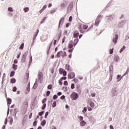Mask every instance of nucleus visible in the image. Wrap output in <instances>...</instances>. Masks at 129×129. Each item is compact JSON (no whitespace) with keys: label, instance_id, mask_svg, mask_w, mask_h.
I'll return each instance as SVG.
<instances>
[{"label":"nucleus","instance_id":"18","mask_svg":"<svg viewBox=\"0 0 129 129\" xmlns=\"http://www.w3.org/2000/svg\"><path fill=\"white\" fill-rule=\"evenodd\" d=\"M85 124H86V122H85L84 120H82L81 122H80V125L81 126H84L85 125Z\"/></svg>","mask_w":129,"mask_h":129},{"label":"nucleus","instance_id":"50","mask_svg":"<svg viewBox=\"0 0 129 129\" xmlns=\"http://www.w3.org/2000/svg\"><path fill=\"white\" fill-rule=\"evenodd\" d=\"M84 111H85V112H86V111H87V108H86V107H85L84 108V109L83 110V112H84Z\"/></svg>","mask_w":129,"mask_h":129},{"label":"nucleus","instance_id":"11","mask_svg":"<svg viewBox=\"0 0 129 129\" xmlns=\"http://www.w3.org/2000/svg\"><path fill=\"white\" fill-rule=\"evenodd\" d=\"M30 87H31V84L29 82L26 88V90H27L28 91L27 93H29V92H30V90H31V89L30 88Z\"/></svg>","mask_w":129,"mask_h":129},{"label":"nucleus","instance_id":"43","mask_svg":"<svg viewBox=\"0 0 129 129\" xmlns=\"http://www.w3.org/2000/svg\"><path fill=\"white\" fill-rule=\"evenodd\" d=\"M113 50H114L113 48L109 50V53L110 54H112L113 53Z\"/></svg>","mask_w":129,"mask_h":129},{"label":"nucleus","instance_id":"48","mask_svg":"<svg viewBox=\"0 0 129 129\" xmlns=\"http://www.w3.org/2000/svg\"><path fill=\"white\" fill-rule=\"evenodd\" d=\"M66 40V37L64 36L62 39V43H64L65 42V40Z\"/></svg>","mask_w":129,"mask_h":129},{"label":"nucleus","instance_id":"4","mask_svg":"<svg viewBox=\"0 0 129 129\" xmlns=\"http://www.w3.org/2000/svg\"><path fill=\"white\" fill-rule=\"evenodd\" d=\"M56 56L57 58H60L61 56V57H62V58H64V52L62 51H59L58 52H57Z\"/></svg>","mask_w":129,"mask_h":129},{"label":"nucleus","instance_id":"32","mask_svg":"<svg viewBox=\"0 0 129 129\" xmlns=\"http://www.w3.org/2000/svg\"><path fill=\"white\" fill-rule=\"evenodd\" d=\"M109 69L110 71H113V66H112V65H110L109 67Z\"/></svg>","mask_w":129,"mask_h":129},{"label":"nucleus","instance_id":"5","mask_svg":"<svg viewBox=\"0 0 129 129\" xmlns=\"http://www.w3.org/2000/svg\"><path fill=\"white\" fill-rule=\"evenodd\" d=\"M74 77H75V73H70L68 74V78H69V79H73V78H74Z\"/></svg>","mask_w":129,"mask_h":129},{"label":"nucleus","instance_id":"29","mask_svg":"<svg viewBox=\"0 0 129 129\" xmlns=\"http://www.w3.org/2000/svg\"><path fill=\"white\" fill-rule=\"evenodd\" d=\"M25 46V44L24 43H22L20 47H19V49H21V50H23L24 49V46Z\"/></svg>","mask_w":129,"mask_h":129},{"label":"nucleus","instance_id":"30","mask_svg":"<svg viewBox=\"0 0 129 129\" xmlns=\"http://www.w3.org/2000/svg\"><path fill=\"white\" fill-rule=\"evenodd\" d=\"M90 105L91 106V107H92V108H94V103L91 102L90 104Z\"/></svg>","mask_w":129,"mask_h":129},{"label":"nucleus","instance_id":"25","mask_svg":"<svg viewBox=\"0 0 129 129\" xmlns=\"http://www.w3.org/2000/svg\"><path fill=\"white\" fill-rule=\"evenodd\" d=\"M29 73H27L26 74L25 79H26L27 81H28V80H29Z\"/></svg>","mask_w":129,"mask_h":129},{"label":"nucleus","instance_id":"60","mask_svg":"<svg viewBox=\"0 0 129 129\" xmlns=\"http://www.w3.org/2000/svg\"><path fill=\"white\" fill-rule=\"evenodd\" d=\"M69 22H72V16H70L69 19Z\"/></svg>","mask_w":129,"mask_h":129},{"label":"nucleus","instance_id":"52","mask_svg":"<svg viewBox=\"0 0 129 129\" xmlns=\"http://www.w3.org/2000/svg\"><path fill=\"white\" fill-rule=\"evenodd\" d=\"M13 91H14V92H16V91H17V87H13Z\"/></svg>","mask_w":129,"mask_h":129},{"label":"nucleus","instance_id":"10","mask_svg":"<svg viewBox=\"0 0 129 129\" xmlns=\"http://www.w3.org/2000/svg\"><path fill=\"white\" fill-rule=\"evenodd\" d=\"M73 44H74L73 41H71L68 45L69 49H74L73 48V45H74Z\"/></svg>","mask_w":129,"mask_h":129},{"label":"nucleus","instance_id":"39","mask_svg":"<svg viewBox=\"0 0 129 129\" xmlns=\"http://www.w3.org/2000/svg\"><path fill=\"white\" fill-rule=\"evenodd\" d=\"M63 85L67 86V85H68V82H67V81H65L63 83Z\"/></svg>","mask_w":129,"mask_h":129},{"label":"nucleus","instance_id":"14","mask_svg":"<svg viewBox=\"0 0 129 129\" xmlns=\"http://www.w3.org/2000/svg\"><path fill=\"white\" fill-rule=\"evenodd\" d=\"M66 70H68V71H71V68L69 64H66Z\"/></svg>","mask_w":129,"mask_h":129},{"label":"nucleus","instance_id":"21","mask_svg":"<svg viewBox=\"0 0 129 129\" xmlns=\"http://www.w3.org/2000/svg\"><path fill=\"white\" fill-rule=\"evenodd\" d=\"M100 22V20H99V19H96V22L95 23V26H98Z\"/></svg>","mask_w":129,"mask_h":129},{"label":"nucleus","instance_id":"45","mask_svg":"<svg viewBox=\"0 0 129 129\" xmlns=\"http://www.w3.org/2000/svg\"><path fill=\"white\" fill-rule=\"evenodd\" d=\"M49 114V112H46L45 114V118H47V116H48Z\"/></svg>","mask_w":129,"mask_h":129},{"label":"nucleus","instance_id":"20","mask_svg":"<svg viewBox=\"0 0 129 129\" xmlns=\"http://www.w3.org/2000/svg\"><path fill=\"white\" fill-rule=\"evenodd\" d=\"M114 60L115 62H118V60H119V57L115 56L114 57Z\"/></svg>","mask_w":129,"mask_h":129},{"label":"nucleus","instance_id":"57","mask_svg":"<svg viewBox=\"0 0 129 129\" xmlns=\"http://www.w3.org/2000/svg\"><path fill=\"white\" fill-rule=\"evenodd\" d=\"M46 101H47V98L43 99V100L42 101V103L44 104L45 102H46Z\"/></svg>","mask_w":129,"mask_h":129},{"label":"nucleus","instance_id":"27","mask_svg":"<svg viewBox=\"0 0 129 129\" xmlns=\"http://www.w3.org/2000/svg\"><path fill=\"white\" fill-rule=\"evenodd\" d=\"M124 50H125V46H123L122 47V48L120 49V53H122V52H123V51H124Z\"/></svg>","mask_w":129,"mask_h":129},{"label":"nucleus","instance_id":"37","mask_svg":"<svg viewBox=\"0 0 129 129\" xmlns=\"http://www.w3.org/2000/svg\"><path fill=\"white\" fill-rule=\"evenodd\" d=\"M15 75V72L12 71L10 75V77H13Z\"/></svg>","mask_w":129,"mask_h":129},{"label":"nucleus","instance_id":"17","mask_svg":"<svg viewBox=\"0 0 129 129\" xmlns=\"http://www.w3.org/2000/svg\"><path fill=\"white\" fill-rule=\"evenodd\" d=\"M7 102L8 106H10V104L12 103V99L10 98H7Z\"/></svg>","mask_w":129,"mask_h":129},{"label":"nucleus","instance_id":"40","mask_svg":"<svg viewBox=\"0 0 129 129\" xmlns=\"http://www.w3.org/2000/svg\"><path fill=\"white\" fill-rule=\"evenodd\" d=\"M53 99L54 100H56V99H57V98H58V96H57V95H54L53 96Z\"/></svg>","mask_w":129,"mask_h":129},{"label":"nucleus","instance_id":"56","mask_svg":"<svg viewBox=\"0 0 129 129\" xmlns=\"http://www.w3.org/2000/svg\"><path fill=\"white\" fill-rule=\"evenodd\" d=\"M56 44H57V40H54L53 41V46H55Z\"/></svg>","mask_w":129,"mask_h":129},{"label":"nucleus","instance_id":"41","mask_svg":"<svg viewBox=\"0 0 129 129\" xmlns=\"http://www.w3.org/2000/svg\"><path fill=\"white\" fill-rule=\"evenodd\" d=\"M58 83H59V85H62L63 84V82H62V80L60 79L58 81Z\"/></svg>","mask_w":129,"mask_h":129},{"label":"nucleus","instance_id":"44","mask_svg":"<svg viewBox=\"0 0 129 129\" xmlns=\"http://www.w3.org/2000/svg\"><path fill=\"white\" fill-rule=\"evenodd\" d=\"M75 88V85L74 84H72L71 85V89H74Z\"/></svg>","mask_w":129,"mask_h":129},{"label":"nucleus","instance_id":"62","mask_svg":"<svg viewBox=\"0 0 129 129\" xmlns=\"http://www.w3.org/2000/svg\"><path fill=\"white\" fill-rule=\"evenodd\" d=\"M79 119L80 121L83 120V117L82 116H80Z\"/></svg>","mask_w":129,"mask_h":129},{"label":"nucleus","instance_id":"22","mask_svg":"<svg viewBox=\"0 0 129 129\" xmlns=\"http://www.w3.org/2000/svg\"><path fill=\"white\" fill-rule=\"evenodd\" d=\"M45 124H46V120H43L41 122V125H42V126H45Z\"/></svg>","mask_w":129,"mask_h":129},{"label":"nucleus","instance_id":"59","mask_svg":"<svg viewBox=\"0 0 129 129\" xmlns=\"http://www.w3.org/2000/svg\"><path fill=\"white\" fill-rule=\"evenodd\" d=\"M63 76H66V75H67V72H66L65 71L64 72H63V73H62Z\"/></svg>","mask_w":129,"mask_h":129},{"label":"nucleus","instance_id":"49","mask_svg":"<svg viewBox=\"0 0 129 129\" xmlns=\"http://www.w3.org/2000/svg\"><path fill=\"white\" fill-rule=\"evenodd\" d=\"M26 55H23V57H22V60H24V62H25V61H26Z\"/></svg>","mask_w":129,"mask_h":129},{"label":"nucleus","instance_id":"7","mask_svg":"<svg viewBox=\"0 0 129 129\" xmlns=\"http://www.w3.org/2000/svg\"><path fill=\"white\" fill-rule=\"evenodd\" d=\"M74 36L75 37V38H78V37H79V31H78V30L75 31L74 32Z\"/></svg>","mask_w":129,"mask_h":129},{"label":"nucleus","instance_id":"23","mask_svg":"<svg viewBox=\"0 0 129 129\" xmlns=\"http://www.w3.org/2000/svg\"><path fill=\"white\" fill-rule=\"evenodd\" d=\"M121 77V76L120 75H118L117 76V80H118V81L119 82L121 80V78H120Z\"/></svg>","mask_w":129,"mask_h":129},{"label":"nucleus","instance_id":"33","mask_svg":"<svg viewBox=\"0 0 129 129\" xmlns=\"http://www.w3.org/2000/svg\"><path fill=\"white\" fill-rule=\"evenodd\" d=\"M11 83H16V79H12L11 80Z\"/></svg>","mask_w":129,"mask_h":129},{"label":"nucleus","instance_id":"34","mask_svg":"<svg viewBox=\"0 0 129 129\" xmlns=\"http://www.w3.org/2000/svg\"><path fill=\"white\" fill-rule=\"evenodd\" d=\"M44 113H45V111H42L40 112L39 113V115H40V116H42L43 115V114H44Z\"/></svg>","mask_w":129,"mask_h":129},{"label":"nucleus","instance_id":"38","mask_svg":"<svg viewBox=\"0 0 129 129\" xmlns=\"http://www.w3.org/2000/svg\"><path fill=\"white\" fill-rule=\"evenodd\" d=\"M46 108V103H44L42 107V109L44 110Z\"/></svg>","mask_w":129,"mask_h":129},{"label":"nucleus","instance_id":"63","mask_svg":"<svg viewBox=\"0 0 129 129\" xmlns=\"http://www.w3.org/2000/svg\"><path fill=\"white\" fill-rule=\"evenodd\" d=\"M88 110L89 111H91V110H92V108H91L90 107H88Z\"/></svg>","mask_w":129,"mask_h":129},{"label":"nucleus","instance_id":"42","mask_svg":"<svg viewBox=\"0 0 129 129\" xmlns=\"http://www.w3.org/2000/svg\"><path fill=\"white\" fill-rule=\"evenodd\" d=\"M47 89L49 90L52 89V85H49L47 87Z\"/></svg>","mask_w":129,"mask_h":129},{"label":"nucleus","instance_id":"58","mask_svg":"<svg viewBox=\"0 0 129 129\" xmlns=\"http://www.w3.org/2000/svg\"><path fill=\"white\" fill-rule=\"evenodd\" d=\"M73 50H74V48H72V49H69V53H72V52H73Z\"/></svg>","mask_w":129,"mask_h":129},{"label":"nucleus","instance_id":"64","mask_svg":"<svg viewBox=\"0 0 129 129\" xmlns=\"http://www.w3.org/2000/svg\"><path fill=\"white\" fill-rule=\"evenodd\" d=\"M60 99H65V96L62 95V96L60 97Z\"/></svg>","mask_w":129,"mask_h":129},{"label":"nucleus","instance_id":"53","mask_svg":"<svg viewBox=\"0 0 129 129\" xmlns=\"http://www.w3.org/2000/svg\"><path fill=\"white\" fill-rule=\"evenodd\" d=\"M91 96H92V97H95V96H96V94L93 93L91 94Z\"/></svg>","mask_w":129,"mask_h":129},{"label":"nucleus","instance_id":"35","mask_svg":"<svg viewBox=\"0 0 129 129\" xmlns=\"http://www.w3.org/2000/svg\"><path fill=\"white\" fill-rule=\"evenodd\" d=\"M100 19H102V16L101 15H99L97 18V19L99 20L100 21Z\"/></svg>","mask_w":129,"mask_h":129},{"label":"nucleus","instance_id":"36","mask_svg":"<svg viewBox=\"0 0 129 129\" xmlns=\"http://www.w3.org/2000/svg\"><path fill=\"white\" fill-rule=\"evenodd\" d=\"M38 78L40 80L42 78V73H39L38 74Z\"/></svg>","mask_w":129,"mask_h":129},{"label":"nucleus","instance_id":"61","mask_svg":"<svg viewBox=\"0 0 129 129\" xmlns=\"http://www.w3.org/2000/svg\"><path fill=\"white\" fill-rule=\"evenodd\" d=\"M14 64H17V63H18V59H15V60H14Z\"/></svg>","mask_w":129,"mask_h":129},{"label":"nucleus","instance_id":"9","mask_svg":"<svg viewBox=\"0 0 129 129\" xmlns=\"http://www.w3.org/2000/svg\"><path fill=\"white\" fill-rule=\"evenodd\" d=\"M117 40H118V35L116 34L115 35V37L113 39V42L114 44H116L117 43Z\"/></svg>","mask_w":129,"mask_h":129},{"label":"nucleus","instance_id":"26","mask_svg":"<svg viewBox=\"0 0 129 129\" xmlns=\"http://www.w3.org/2000/svg\"><path fill=\"white\" fill-rule=\"evenodd\" d=\"M69 9L72 10L73 9V3H71L69 6Z\"/></svg>","mask_w":129,"mask_h":129},{"label":"nucleus","instance_id":"19","mask_svg":"<svg viewBox=\"0 0 129 129\" xmlns=\"http://www.w3.org/2000/svg\"><path fill=\"white\" fill-rule=\"evenodd\" d=\"M64 71H65V70L63 69L60 68L59 69V74H63V73H64Z\"/></svg>","mask_w":129,"mask_h":129},{"label":"nucleus","instance_id":"13","mask_svg":"<svg viewBox=\"0 0 129 129\" xmlns=\"http://www.w3.org/2000/svg\"><path fill=\"white\" fill-rule=\"evenodd\" d=\"M78 42H79V39H78V38L75 39L74 40L73 45L75 47L76 45H77V43H78Z\"/></svg>","mask_w":129,"mask_h":129},{"label":"nucleus","instance_id":"28","mask_svg":"<svg viewBox=\"0 0 129 129\" xmlns=\"http://www.w3.org/2000/svg\"><path fill=\"white\" fill-rule=\"evenodd\" d=\"M37 87H38V84H37V83H35L33 85V89H36Z\"/></svg>","mask_w":129,"mask_h":129},{"label":"nucleus","instance_id":"6","mask_svg":"<svg viewBox=\"0 0 129 129\" xmlns=\"http://www.w3.org/2000/svg\"><path fill=\"white\" fill-rule=\"evenodd\" d=\"M68 4L67 3V2L65 1L61 4L60 5V8L63 10V9H65L66 7H67Z\"/></svg>","mask_w":129,"mask_h":129},{"label":"nucleus","instance_id":"3","mask_svg":"<svg viewBox=\"0 0 129 129\" xmlns=\"http://www.w3.org/2000/svg\"><path fill=\"white\" fill-rule=\"evenodd\" d=\"M78 97H79V95L76 92H73L71 95V98L72 100H76Z\"/></svg>","mask_w":129,"mask_h":129},{"label":"nucleus","instance_id":"46","mask_svg":"<svg viewBox=\"0 0 129 129\" xmlns=\"http://www.w3.org/2000/svg\"><path fill=\"white\" fill-rule=\"evenodd\" d=\"M66 79H67V77H62L60 80H61V81H62L63 80H66Z\"/></svg>","mask_w":129,"mask_h":129},{"label":"nucleus","instance_id":"47","mask_svg":"<svg viewBox=\"0 0 129 129\" xmlns=\"http://www.w3.org/2000/svg\"><path fill=\"white\" fill-rule=\"evenodd\" d=\"M50 93H51V92L50 91H47L46 92V96H49V95H50Z\"/></svg>","mask_w":129,"mask_h":129},{"label":"nucleus","instance_id":"16","mask_svg":"<svg viewBox=\"0 0 129 129\" xmlns=\"http://www.w3.org/2000/svg\"><path fill=\"white\" fill-rule=\"evenodd\" d=\"M12 68L14 69V70H17V69H18V65L13 63L12 64Z\"/></svg>","mask_w":129,"mask_h":129},{"label":"nucleus","instance_id":"51","mask_svg":"<svg viewBox=\"0 0 129 129\" xmlns=\"http://www.w3.org/2000/svg\"><path fill=\"white\" fill-rule=\"evenodd\" d=\"M8 11H9V12H13V8H12L11 7H9L8 8Z\"/></svg>","mask_w":129,"mask_h":129},{"label":"nucleus","instance_id":"54","mask_svg":"<svg viewBox=\"0 0 129 129\" xmlns=\"http://www.w3.org/2000/svg\"><path fill=\"white\" fill-rule=\"evenodd\" d=\"M73 81H75V83H77L78 82V80L76 78L74 79Z\"/></svg>","mask_w":129,"mask_h":129},{"label":"nucleus","instance_id":"55","mask_svg":"<svg viewBox=\"0 0 129 129\" xmlns=\"http://www.w3.org/2000/svg\"><path fill=\"white\" fill-rule=\"evenodd\" d=\"M37 121H34L33 122V126H36V125H37Z\"/></svg>","mask_w":129,"mask_h":129},{"label":"nucleus","instance_id":"12","mask_svg":"<svg viewBox=\"0 0 129 129\" xmlns=\"http://www.w3.org/2000/svg\"><path fill=\"white\" fill-rule=\"evenodd\" d=\"M46 9H47V5H44L41 10L39 11L40 14H42V13H43V12H44Z\"/></svg>","mask_w":129,"mask_h":129},{"label":"nucleus","instance_id":"31","mask_svg":"<svg viewBox=\"0 0 129 129\" xmlns=\"http://www.w3.org/2000/svg\"><path fill=\"white\" fill-rule=\"evenodd\" d=\"M57 105V103H56V101H54L52 103V107H56Z\"/></svg>","mask_w":129,"mask_h":129},{"label":"nucleus","instance_id":"8","mask_svg":"<svg viewBox=\"0 0 129 129\" xmlns=\"http://www.w3.org/2000/svg\"><path fill=\"white\" fill-rule=\"evenodd\" d=\"M64 17H62L60 19V20L59 21V25H58V28H60V26H62L63 25V23H64Z\"/></svg>","mask_w":129,"mask_h":129},{"label":"nucleus","instance_id":"15","mask_svg":"<svg viewBox=\"0 0 129 129\" xmlns=\"http://www.w3.org/2000/svg\"><path fill=\"white\" fill-rule=\"evenodd\" d=\"M52 45H53V41H51L50 42V45H49L48 50V51H47V54L48 55H49V52H50V50H51V47H52Z\"/></svg>","mask_w":129,"mask_h":129},{"label":"nucleus","instance_id":"2","mask_svg":"<svg viewBox=\"0 0 129 129\" xmlns=\"http://www.w3.org/2000/svg\"><path fill=\"white\" fill-rule=\"evenodd\" d=\"M28 106L29 103H28V101H25L22 103V105L21 106V112H22L23 114H26V113H27Z\"/></svg>","mask_w":129,"mask_h":129},{"label":"nucleus","instance_id":"1","mask_svg":"<svg viewBox=\"0 0 129 129\" xmlns=\"http://www.w3.org/2000/svg\"><path fill=\"white\" fill-rule=\"evenodd\" d=\"M78 29L79 30V32L81 33V34H84L86 32V30L88 29V25L82 24L81 23H79L77 25Z\"/></svg>","mask_w":129,"mask_h":129},{"label":"nucleus","instance_id":"24","mask_svg":"<svg viewBox=\"0 0 129 129\" xmlns=\"http://www.w3.org/2000/svg\"><path fill=\"white\" fill-rule=\"evenodd\" d=\"M29 9L28 7H26L24 9V12H25V13H27V12H29Z\"/></svg>","mask_w":129,"mask_h":129}]
</instances>
